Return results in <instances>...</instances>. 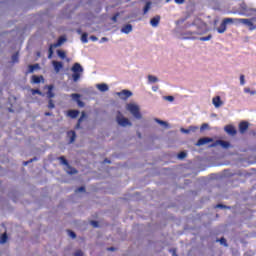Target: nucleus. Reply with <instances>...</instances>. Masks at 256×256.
Listing matches in <instances>:
<instances>
[{"label":"nucleus","instance_id":"obj_3","mask_svg":"<svg viewBox=\"0 0 256 256\" xmlns=\"http://www.w3.org/2000/svg\"><path fill=\"white\" fill-rule=\"evenodd\" d=\"M116 122L120 127H132L133 123L129 120V118H126L121 114V111H118V114L116 116Z\"/></svg>","mask_w":256,"mask_h":256},{"label":"nucleus","instance_id":"obj_4","mask_svg":"<svg viewBox=\"0 0 256 256\" xmlns=\"http://www.w3.org/2000/svg\"><path fill=\"white\" fill-rule=\"evenodd\" d=\"M238 23H242L243 25H246V27H248L250 31H253L256 29V25L250 19L240 18L238 20Z\"/></svg>","mask_w":256,"mask_h":256},{"label":"nucleus","instance_id":"obj_16","mask_svg":"<svg viewBox=\"0 0 256 256\" xmlns=\"http://www.w3.org/2000/svg\"><path fill=\"white\" fill-rule=\"evenodd\" d=\"M41 81L43 83L45 82V78L43 76L33 75L31 78V83H34L35 85L41 83Z\"/></svg>","mask_w":256,"mask_h":256},{"label":"nucleus","instance_id":"obj_21","mask_svg":"<svg viewBox=\"0 0 256 256\" xmlns=\"http://www.w3.org/2000/svg\"><path fill=\"white\" fill-rule=\"evenodd\" d=\"M219 145L222 149H229L231 147V143L225 140H219Z\"/></svg>","mask_w":256,"mask_h":256},{"label":"nucleus","instance_id":"obj_38","mask_svg":"<svg viewBox=\"0 0 256 256\" xmlns=\"http://www.w3.org/2000/svg\"><path fill=\"white\" fill-rule=\"evenodd\" d=\"M87 37H88V34L86 32L82 34L81 36L82 43H87L89 41Z\"/></svg>","mask_w":256,"mask_h":256},{"label":"nucleus","instance_id":"obj_13","mask_svg":"<svg viewBox=\"0 0 256 256\" xmlns=\"http://www.w3.org/2000/svg\"><path fill=\"white\" fill-rule=\"evenodd\" d=\"M212 103L216 109H219L223 105V102L221 101V96H216L212 99Z\"/></svg>","mask_w":256,"mask_h":256},{"label":"nucleus","instance_id":"obj_59","mask_svg":"<svg viewBox=\"0 0 256 256\" xmlns=\"http://www.w3.org/2000/svg\"><path fill=\"white\" fill-rule=\"evenodd\" d=\"M170 253H172L173 256H178L175 250H170Z\"/></svg>","mask_w":256,"mask_h":256},{"label":"nucleus","instance_id":"obj_20","mask_svg":"<svg viewBox=\"0 0 256 256\" xmlns=\"http://www.w3.org/2000/svg\"><path fill=\"white\" fill-rule=\"evenodd\" d=\"M79 113V110H69L68 117H70L71 119H77V117H79Z\"/></svg>","mask_w":256,"mask_h":256},{"label":"nucleus","instance_id":"obj_29","mask_svg":"<svg viewBox=\"0 0 256 256\" xmlns=\"http://www.w3.org/2000/svg\"><path fill=\"white\" fill-rule=\"evenodd\" d=\"M31 93L32 95H40V97H45V94H43V92H41L39 89H32Z\"/></svg>","mask_w":256,"mask_h":256},{"label":"nucleus","instance_id":"obj_24","mask_svg":"<svg viewBox=\"0 0 256 256\" xmlns=\"http://www.w3.org/2000/svg\"><path fill=\"white\" fill-rule=\"evenodd\" d=\"M151 5H152L151 1L146 2L145 6L143 8L144 15H147V13H149V10L151 9Z\"/></svg>","mask_w":256,"mask_h":256},{"label":"nucleus","instance_id":"obj_15","mask_svg":"<svg viewBox=\"0 0 256 256\" xmlns=\"http://www.w3.org/2000/svg\"><path fill=\"white\" fill-rule=\"evenodd\" d=\"M133 31V25L126 24L121 28V33H125V35H129Z\"/></svg>","mask_w":256,"mask_h":256},{"label":"nucleus","instance_id":"obj_25","mask_svg":"<svg viewBox=\"0 0 256 256\" xmlns=\"http://www.w3.org/2000/svg\"><path fill=\"white\" fill-rule=\"evenodd\" d=\"M67 168L69 169L67 171L68 175H77V173H79V171H77L74 167H72L71 165L67 166Z\"/></svg>","mask_w":256,"mask_h":256},{"label":"nucleus","instance_id":"obj_23","mask_svg":"<svg viewBox=\"0 0 256 256\" xmlns=\"http://www.w3.org/2000/svg\"><path fill=\"white\" fill-rule=\"evenodd\" d=\"M218 33H225L227 31V24H225L223 21L220 24V27L217 28Z\"/></svg>","mask_w":256,"mask_h":256},{"label":"nucleus","instance_id":"obj_5","mask_svg":"<svg viewBox=\"0 0 256 256\" xmlns=\"http://www.w3.org/2000/svg\"><path fill=\"white\" fill-rule=\"evenodd\" d=\"M118 97L123 101H127L129 97H133V92L130 90H122L121 92H117Z\"/></svg>","mask_w":256,"mask_h":256},{"label":"nucleus","instance_id":"obj_36","mask_svg":"<svg viewBox=\"0 0 256 256\" xmlns=\"http://www.w3.org/2000/svg\"><path fill=\"white\" fill-rule=\"evenodd\" d=\"M218 241L220 245H224V247H229V244H227V240L224 237L220 238Z\"/></svg>","mask_w":256,"mask_h":256},{"label":"nucleus","instance_id":"obj_47","mask_svg":"<svg viewBox=\"0 0 256 256\" xmlns=\"http://www.w3.org/2000/svg\"><path fill=\"white\" fill-rule=\"evenodd\" d=\"M240 85H245V75H240Z\"/></svg>","mask_w":256,"mask_h":256},{"label":"nucleus","instance_id":"obj_33","mask_svg":"<svg viewBox=\"0 0 256 256\" xmlns=\"http://www.w3.org/2000/svg\"><path fill=\"white\" fill-rule=\"evenodd\" d=\"M65 41H67V38H65V36H60L57 40V43L61 46L65 43Z\"/></svg>","mask_w":256,"mask_h":256},{"label":"nucleus","instance_id":"obj_53","mask_svg":"<svg viewBox=\"0 0 256 256\" xmlns=\"http://www.w3.org/2000/svg\"><path fill=\"white\" fill-rule=\"evenodd\" d=\"M91 225H92L93 227H99V222H97V221H91Z\"/></svg>","mask_w":256,"mask_h":256},{"label":"nucleus","instance_id":"obj_41","mask_svg":"<svg viewBox=\"0 0 256 256\" xmlns=\"http://www.w3.org/2000/svg\"><path fill=\"white\" fill-rule=\"evenodd\" d=\"M165 101H169L170 103H173L175 101V97L173 96H164Z\"/></svg>","mask_w":256,"mask_h":256},{"label":"nucleus","instance_id":"obj_31","mask_svg":"<svg viewBox=\"0 0 256 256\" xmlns=\"http://www.w3.org/2000/svg\"><path fill=\"white\" fill-rule=\"evenodd\" d=\"M57 55L60 59H65V57H67V54L63 50H57Z\"/></svg>","mask_w":256,"mask_h":256},{"label":"nucleus","instance_id":"obj_61","mask_svg":"<svg viewBox=\"0 0 256 256\" xmlns=\"http://www.w3.org/2000/svg\"><path fill=\"white\" fill-rule=\"evenodd\" d=\"M104 163H111V160H109V159H104Z\"/></svg>","mask_w":256,"mask_h":256},{"label":"nucleus","instance_id":"obj_44","mask_svg":"<svg viewBox=\"0 0 256 256\" xmlns=\"http://www.w3.org/2000/svg\"><path fill=\"white\" fill-rule=\"evenodd\" d=\"M76 193H85V186H81L76 189Z\"/></svg>","mask_w":256,"mask_h":256},{"label":"nucleus","instance_id":"obj_8","mask_svg":"<svg viewBox=\"0 0 256 256\" xmlns=\"http://www.w3.org/2000/svg\"><path fill=\"white\" fill-rule=\"evenodd\" d=\"M207 143H213V138L202 137L196 142V147H201L203 145H207Z\"/></svg>","mask_w":256,"mask_h":256},{"label":"nucleus","instance_id":"obj_19","mask_svg":"<svg viewBox=\"0 0 256 256\" xmlns=\"http://www.w3.org/2000/svg\"><path fill=\"white\" fill-rule=\"evenodd\" d=\"M97 89L101 91V93H105L109 91V85L106 83H101L96 85Z\"/></svg>","mask_w":256,"mask_h":256},{"label":"nucleus","instance_id":"obj_30","mask_svg":"<svg viewBox=\"0 0 256 256\" xmlns=\"http://www.w3.org/2000/svg\"><path fill=\"white\" fill-rule=\"evenodd\" d=\"M148 81L149 83H157V81H159V78H157V76L148 75Z\"/></svg>","mask_w":256,"mask_h":256},{"label":"nucleus","instance_id":"obj_45","mask_svg":"<svg viewBox=\"0 0 256 256\" xmlns=\"http://www.w3.org/2000/svg\"><path fill=\"white\" fill-rule=\"evenodd\" d=\"M205 129H209V124L207 123L202 124V126L200 127V131H205Z\"/></svg>","mask_w":256,"mask_h":256},{"label":"nucleus","instance_id":"obj_58","mask_svg":"<svg viewBox=\"0 0 256 256\" xmlns=\"http://www.w3.org/2000/svg\"><path fill=\"white\" fill-rule=\"evenodd\" d=\"M52 115H53V113H51V112H45L46 117H51Z\"/></svg>","mask_w":256,"mask_h":256},{"label":"nucleus","instance_id":"obj_22","mask_svg":"<svg viewBox=\"0 0 256 256\" xmlns=\"http://www.w3.org/2000/svg\"><path fill=\"white\" fill-rule=\"evenodd\" d=\"M58 161H60L61 165H65L66 167H69V161H67V158H65V156L58 157Z\"/></svg>","mask_w":256,"mask_h":256},{"label":"nucleus","instance_id":"obj_11","mask_svg":"<svg viewBox=\"0 0 256 256\" xmlns=\"http://www.w3.org/2000/svg\"><path fill=\"white\" fill-rule=\"evenodd\" d=\"M67 137L70 139L69 144L75 143V140L77 139V133H75L74 130H70L67 132Z\"/></svg>","mask_w":256,"mask_h":256},{"label":"nucleus","instance_id":"obj_46","mask_svg":"<svg viewBox=\"0 0 256 256\" xmlns=\"http://www.w3.org/2000/svg\"><path fill=\"white\" fill-rule=\"evenodd\" d=\"M244 92L245 93H250V95H255V91H251V89L250 88H244Z\"/></svg>","mask_w":256,"mask_h":256},{"label":"nucleus","instance_id":"obj_34","mask_svg":"<svg viewBox=\"0 0 256 256\" xmlns=\"http://www.w3.org/2000/svg\"><path fill=\"white\" fill-rule=\"evenodd\" d=\"M211 39H213V35H208V36H204V37H200L199 41H211Z\"/></svg>","mask_w":256,"mask_h":256},{"label":"nucleus","instance_id":"obj_60","mask_svg":"<svg viewBox=\"0 0 256 256\" xmlns=\"http://www.w3.org/2000/svg\"><path fill=\"white\" fill-rule=\"evenodd\" d=\"M152 90H153V91H159V86H153V87H152Z\"/></svg>","mask_w":256,"mask_h":256},{"label":"nucleus","instance_id":"obj_26","mask_svg":"<svg viewBox=\"0 0 256 256\" xmlns=\"http://www.w3.org/2000/svg\"><path fill=\"white\" fill-rule=\"evenodd\" d=\"M11 61H12L13 64L19 63V52H15V53L11 56Z\"/></svg>","mask_w":256,"mask_h":256},{"label":"nucleus","instance_id":"obj_50","mask_svg":"<svg viewBox=\"0 0 256 256\" xmlns=\"http://www.w3.org/2000/svg\"><path fill=\"white\" fill-rule=\"evenodd\" d=\"M50 47H52V49H57V47H61L59 42H56L54 44H50Z\"/></svg>","mask_w":256,"mask_h":256},{"label":"nucleus","instance_id":"obj_52","mask_svg":"<svg viewBox=\"0 0 256 256\" xmlns=\"http://www.w3.org/2000/svg\"><path fill=\"white\" fill-rule=\"evenodd\" d=\"M107 41H109V38H107V37H102L100 39V43H107Z\"/></svg>","mask_w":256,"mask_h":256},{"label":"nucleus","instance_id":"obj_63","mask_svg":"<svg viewBox=\"0 0 256 256\" xmlns=\"http://www.w3.org/2000/svg\"><path fill=\"white\" fill-rule=\"evenodd\" d=\"M37 161V157L32 158V162Z\"/></svg>","mask_w":256,"mask_h":256},{"label":"nucleus","instance_id":"obj_32","mask_svg":"<svg viewBox=\"0 0 256 256\" xmlns=\"http://www.w3.org/2000/svg\"><path fill=\"white\" fill-rule=\"evenodd\" d=\"M84 119H87V113H85V111H83L82 113H81V116H80V118L78 119V121H77V123H83V120Z\"/></svg>","mask_w":256,"mask_h":256},{"label":"nucleus","instance_id":"obj_64","mask_svg":"<svg viewBox=\"0 0 256 256\" xmlns=\"http://www.w3.org/2000/svg\"><path fill=\"white\" fill-rule=\"evenodd\" d=\"M33 163V159L28 160V164Z\"/></svg>","mask_w":256,"mask_h":256},{"label":"nucleus","instance_id":"obj_17","mask_svg":"<svg viewBox=\"0 0 256 256\" xmlns=\"http://www.w3.org/2000/svg\"><path fill=\"white\" fill-rule=\"evenodd\" d=\"M52 65L54 67V71L56 73H59V71H61V69H63V62H59V61H53Z\"/></svg>","mask_w":256,"mask_h":256},{"label":"nucleus","instance_id":"obj_18","mask_svg":"<svg viewBox=\"0 0 256 256\" xmlns=\"http://www.w3.org/2000/svg\"><path fill=\"white\" fill-rule=\"evenodd\" d=\"M241 18H224L223 22L226 25H233V23H239Z\"/></svg>","mask_w":256,"mask_h":256},{"label":"nucleus","instance_id":"obj_39","mask_svg":"<svg viewBox=\"0 0 256 256\" xmlns=\"http://www.w3.org/2000/svg\"><path fill=\"white\" fill-rule=\"evenodd\" d=\"M68 235L71 239H77V234L74 231L69 230Z\"/></svg>","mask_w":256,"mask_h":256},{"label":"nucleus","instance_id":"obj_54","mask_svg":"<svg viewBox=\"0 0 256 256\" xmlns=\"http://www.w3.org/2000/svg\"><path fill=\"white\" fill-rule=\"evenodd\" d=\"M32 67L34 68V71H35L36 69H41V66H40L38 63L33 64Z\"/></svg>","mask_w":256,"mask_h":256},{"label":"nucleus","instance_id":"obj_7","mask_svg":"<svg viewBox=\"0 0 256 256\" xmlns=\"http://www.w3.org/2000/svg\"><path fill=\"white\" fill-rule=\"evenodd\" d=\"M224 131L231 137H235V135H237V129H235V126L233 125H226L224 127Z\"/></svg>","mask_w":256,"mask_h":256},{"label":"nucleus","instance_id":"obj_14","mask_svg":"<svg viewBox=\"0 0 256 256\" xmlns=\"http://www.w3.org/2000/svg\"><path fill=\"white\" fill-rule=\"evenodd\" d=\"M160 21H161V16L156 15L153 18H151L150 25H152L153 27H159Z\"/></svg>","mask_w":256,"mask_h":256},{"label":"nucleus","instance_id":"obj_42","mask_svg":"<svg viewBox=\"0 0 256 256\" xmlns=\"http://www.w3.org/2000/svg\"><path fill=\"white\" fill-rule=\"evenodd\" d=\"M216 207L217 209H231V207L224 204H218Z\"/></svg>","mask_w":256,"mask_h":256},{"label":"nucleus","instance_id":"obj_51","mask_svg":"<svg viewBox=\"0 0 256 256\" xmlns=\"http://www.w3.org/2000/svg\"><path fill=\"white\" fill-rule=\"evenodd\" d=\"M74 256H84L83 251L78 250L74 253Z\"/></svg>","mask_w":256,"mask_h":256},{"label":"nucleus","instance_id":"obj_28","mask_svg":"<svg viewBox=\"0 0 256 256\" xmlns=\"http://www.w3.org/2000/svg\"><path fill=\"white\" fill-rule=\"evenodd\" d=\"M156 123H158L159 125H162V127H165V129H167V127H169V123L163 121V120H160L159 118H156L155 119Z\"/></svg>","mask_w":256,"mask_h":256},{"label":"nucleus","instance_id":"obj_62","mask_svg":"<svg viewBox=\"0 0 256 256\" xmlns=\"http://www.w3.org/2000/svg\"><path fill=\"white\" fill-rule=\"evenodd\" d=\"M23 165H24V166H27V165H29V162H28V161H25V162H23Z\"/></svg>","mask_w":256,"mask_h":256},{"label":"nucleus","instance_id":"obj_55","mask_svg":"<svg viewBox=\"0 0 256 256\" xmlns=\"http://www.w3.org/2000/svg\"><path fill=\"white\" fill-rule=\"evenodd\" d=\"M98 39L99 38H97V36H95V35L90 36L91 41H98Z\"/></svg>","mask_w":256,"mask_h":256},{"label":"nucleus","instance_id":"obj_12","mask_svg":"<svg viewBox=\"0 0 256 256\" xmlns=\"http://www.w3.org/2000/svg\"><path fill=\"white\" fill-rule=\"evenodd\" d=\"M199 127L197 126H189L188 129L181 128L180 131L181 133H185L186 135H189V133H195Z\"/></svg>","mask_w":256,"mask_h":256},{"label":"nucleus","instance_id":"obj_35","mask_svg":"<svg viewBox=\"0 0 256 256\" xmlns=\"http://www.w3.org/2000/svg\"><path fill=\"white\" fill-rule=\"evenodd\" d=\"M121 13L117 12L115 13L112 17H111V21H113V23H117V19L118 17H120Z\"/></svg>","mask_w":256,"mask_h":256},{"label":"nucleus","instance_id":"obj_57","mask_svg":"<svg viewBox=\"0 0 256 256\" xmlns=\"http://www.w3.org/2000/svg\"><path fill=\"white\" fill-rule=\"evenodd\" d=\"M75 129H81V123L77 122Z\"/></svg>","mask_w":256,"mask_h":256},{"label":"nucleus","instance_id":"obj_48","mask_svg":"<svg viewBox=\"0 0 256 256\" xmlns=\"http://www.w3.org/2000/svg\"><path fill=\"white\" fill-rule=\"evenodd\" d=\"M35 71V68H33V65H29L28 66V71L26 72L27 73H33Z\"/></svg>","mask_w":256,"mask_h":256},{"label":"nucleus","instance_id":"obj_6","mask_svg":"<svg viewBox=\"0 0 256 256\" xmlns=\"http://www.w3.org/2000/svg\"><path fill=\"white\" fill-rule=\"evenodd\" d=\"M70 97L72 100H74L77 103L78 107H81V108L85 107V102L81 101V94L74 93V94H71Z\"/></svg>","mask_w":256,"mask_h":256},{"label":"nucleus","instance_id":"obj_27","mask_svg":"<svg viewBox=\"0 0 256 256\" xmlns=\"http://www.w3.org/2000/svg\"><path fill=\"white\" fill-rule=\"evenodd\" d=\"M7 239H9V237L7 236V232H5L0 237L1 245H5V243H7Z\"/></svg>","mask_w":256,"mask_h":256},{"label":"nucleus","instance_id":"obj_40","mask_svg":"<svg viewBox=\"0 0 256 256\" xmlns=\"http://www.w3.org/2000/svg\"><path fill=\"white\" fill-rule=\"evenodd\" d=\"M48 109H55V103H53L52 99L48 101Z\"/></svg>","mask_w":256,"mask_h":256},{"label":"nucleus","instance_id":"obj_43","mask_svg":"<svg viewBox=\"0 0 256 256\" xmlns=\"http://www.w3.org/2000/svg\"><path fill=\"white\" fill-rule=\"evenodd\" d=\"M185 157H187V153H185V152H180L178 154V159H185Z\"/></svg>","mask_w":256,"mask_h":256},{"label":"nucleus","instance_id":"obj_49","mask_svg":"<svg viewBox=\"0 0 256 256\" xmlns=\"http://www.w3.org/2000/svg\"><path fill=\"white\" fill-rule=\"evenodd\" d=\"M219 145V140H216L215 142H213L212 144L209 145V147L213 148V147H218Z\"/></svg>","mask_w":256,"mask_h":256},{"label":"nucleus","instance_id":"obj_2","mask_svg":"<svg viewBox=\"0 0 256 256\" xmlns=\"http://www.w3.org/2000/svg\"><path fill=\"white\" fill-rule=\"evenodd\" d=\"M126 109L127 111H129L131 113V115H133V117L135 119H142L143 116L141 115V111L139 109V106H137L136 104L133 103H129L126 105Z\"/></svg>","mask_w":256,"mask_h":256},{"label":"nucleus","instance_id":"obj_10","mask_svg":"<svg viewBox=\"0 0 256 256\" xmlns=\"http://www.w3.org/2000/svg\"><path fill=\"white\" fill-rule=\"evenodd\" d=\"M45 89H48V91L46 92L47 99H53V97H55V93H53V89H55V86L53 84H50L45 86Z\"/></svg>","mask_w":256,"mask_h":256},{"label":"nucleus","instance_id":"obj_9","mask_svg":"<svg viewBox=\"0 0 256 256\" xmlns=\"http://www.w3.org/2000/svg\"><path fill=\"white\" fill-rule=\"evenodd\" d=\"M247 129H249V122L242 121L239 123V133H241V135H245V133H247Z\"/></svg>","mask_w":256,"mask_h":256},{"label":"nucleus","instance_id":"obj_56","mask_svg":"<svg viewBox=\"0 0 256 256\" xmlns=\"http://www.w3.org/2000/svg\"><path fill=\"white\" fill-rule=\"evenodd\" d=\"M175 2L181 5L182 3H185V0H175Z\"/></svg>","mask_w":256,"mask_h":256},{"label":"nucleus","instance_id":"obj_1","mask_svg":"<svg viewBox=\"0 0 256 256\" xmlns=\"http://www.w3.org/2000/svg\"><path fill=\"white\" fill-rule=\"evenodd\" d=\"M70 71L72 72V80L74 83H77L83 76L85 69L79 62H76L72 65Z\"/></svg>","mask_w":256,"mask_h":256},{"label":"nucleus","instance_id":"obj_37","mask_svg":"<svg viewBox=\"0 0 256 256\" xmlns=\"http://www.w3.org/2000/svg\"><path fill=\"white\" fill-rule=\"evenodd\" d=\"M53 46H49V49H48V59H53Z\"/></svg>","mask_w":256,"mask_h":256}]
</instances>
